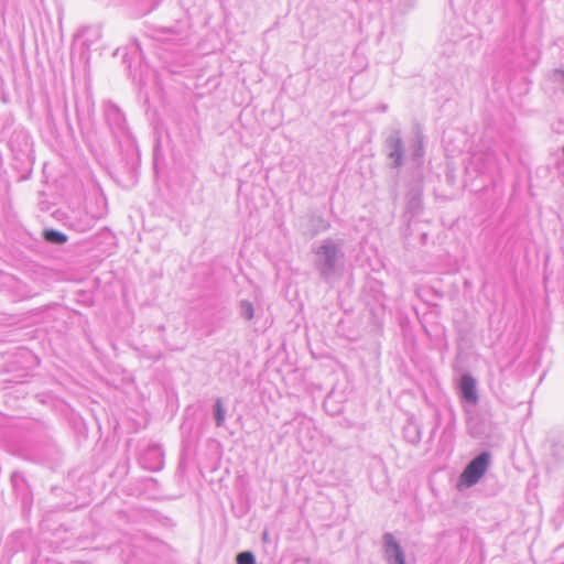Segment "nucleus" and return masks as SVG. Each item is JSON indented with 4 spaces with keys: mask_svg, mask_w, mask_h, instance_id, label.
<instances>
[{
    "mask_svg": "<svg viewBox=\"0 0 564 564\" xmlns=\"http://www.w3.org/2000/svg\"><path fill=\"white\" fill-rule=\"evenodd\" d=\"M84 44L89 47L90 43H87L86 41L84 42Z\"/></svg>",
    "mask_w": 564,
    "mask_h": 564,
    "instance_id": "17",
    "label": "nucleus"
},
{
    "mask_svg": "<svg viewBox=\"0 0 564 564\" xmlns=\"http://www.w3.org/2000/svg\"><path fill=\"white\" fill-rule=\"evenodd\" d=\"M89 32L94 33L96 39H98L100 36L99 30H97V29L95 30V29H91V28H83L79 31L78 36L83 37V36H85Z\"/></svg>",
    "mask_w": 564,
    "mask_h": 564,
    "instance_id": "12",
    "label": "nucleus"
},
{
    "mask_svg": "<svg viewBox=\"0 0 564 564\" xmlns=\"http://www.w3.org/2000/svg\"><path fill=\"white\" fill-rule=\"evenodd\" d=\"M96 224V218L83 210L73 212L68 217V226L77 232H86Z\"/></svg>",
    "mask_w": 564,
    "mask_h": 564,
    "instance_id": "3",
    "label": "nucleus"
},
{
    "mask_svg": "<svg viewBox=\"0 0 564 564\" xmlns=\"http://www.w3.org/2000/svg\"><path fill=\"white\" fill-rule=\"evenodd\" d=\"M386 553L389 558H393L395 564H405L404 555L401 551L400 545L394 541L391 534L384 536Z\"/></svg>",
    "mask_w": 564,
    "mask_h": 564,
    "instance_id": "5",
    "label": "nucleus"
},
{
    "mask_svg": "<svg viewBox=\"0 0 564 564\" xmlns=\"http://www.w3.org/2000/svg\"><path fill=\"white\" fill-rule=\"evenodd\" d=\"M314 448H315V443H314V442H313L312 444H308V445L306 446V449H307L308 452L314 451Z\"/></svg>",
    "mask_w": 564,
    "mask_h": 564,
    "instance_id": "14",
    "label": "nucleus"
},
{
    "mask_svg": "<svg viewBox=\"0 0 564 564\" xmlns=\"http://www.w3.org/2000/svg\"><path fill=\"white\" fill-rule=\"evenodd\" d=\"M148 454L149 455H154V456L158 457V460L153 465L149 466L148 468L151 469V470H159V469H161L162 468V459H161L160 449L158 447L150 448L148 451Z\"/></svg>",
    "mask_w": 564,
    "mask_h": 564,
    "instance_id": "10",
    "label": "nucleus"
},
{
    "mask_svg": "<svg viewBox=\"0 0 564 564\" xmlns=\"http://www.w3.org/2000/svg\"><path fill=\"white\" fill-rule=\"evenodd\" d=\"M460 389L463 392L464 398L471 402L476 403L478 400L477 397V389H476V381L475 379L469 375H464L460 379Z\"/></svg>",
    "mask_w": 564,
    "mask_h": 564,
    "instance_id": "4",
    "label": "nucleus"
},
{
    "mask_svg": "<svg viewBox=\"0 0 564 564\" xmlns=\"http://www.w3.org/2000/svg\"><path fill=\"white\" fill-rule=\"evenodd\" d=\"M160 33L162 35L175 34V32L173 30H170V29H163V30L160 31Z\"/></svg>",
    "mask_w": 564,
    "mask_h": 564,
    "instance_id": "13",
    "label": "nucleus"
},
{
    "mask_svg": "<svg viewBox=\"0 0 564 564\" xmlns=\"http://www.w3.org/2000/svg\"><path fill=\"white\" fill-rule=\"evenodd\" d=\"M239 315L247 322L254 317V307L250 301L241 300L238 305Z\"/></svg>",
    "mask_w": 564,
    "mask_h": 564,
    "instance_id": "7",
    "label": "nucleus"
},
{
    "mask_svg": "<svg viewBox=\"0 0 564 564\" xmlns=\"http://www.w3.org/2000/svg\"><path fill=\"white\" fill-rule=\"evenodd\" d=\"M43 238L52 245H63L67 241L66 235L55 229H45L43 231Z\"/></svg>",
    "mask_w": 564,
    "mask_h": 564,
    "instance_id": "6",
    "label": "nucleus"
},
{
    "mask_svg": "<svg viewBox=\"0 0 564 564\" xmlns=\"http://www.w3.org/2000/svg\"><path fill=\"white\" fill-rule=\"evenodd\" d=\"M106 121L116 138L124 137L128 133L124 115L115 104H108L105 107Z\"/></svg>",
    "mask_w": 564,
    "mask_h": 564,
    "instance_id": "2",
    "label": "nucleus"
},
{
    "mask_svg": "<svg viewBox=\"0 0 564 564\" xmlns=\"http://www.w3.org/2000/svg\"><path fill=\"white\" fill-rule=\"evenodd\" d=\"M489 459L490 455L488 453H482L473 459L462 473L458 488L462 489L475 485L486 473Z\"/></svg>",
    "mask_w": 564,
    "mask_h": 564,
    "instance_id": "1",
    "label": "nucleus"
},
{
    "mask_svg": "<svg viewBox=\"0 0 564 564\" xmlns=\"http://www.w3.org/2000/svg\"><path fill=\"white\" fill-rule=\"evenodd\" d=\"M394 150L391 152V158L394 160L395 164L399 165L402 159V147L399 140L394 141L393 144Z\"/></svg>",
    "mask_w": 564,
    "mask_h": 564,
    "instance_id": "11",
    "label": "nucleus"
},
{
    "mask_svg": "<svg viewBox=\"0 0 564 564\" xmlns=\"http://www.w3.org/2000/svg\"><path fill=\"white\" fill-rule=\"evenodd\" d=\"M323 249H324V252H325L326 254H328V253L330 252V249H329L328 247H324Z\"/></svg>",
    "mask_w": 564,
    "mask_h": 564,
    "instance_id": "16",
    "label": "nucleus"
},
{
    "mask_svg": "<svg viewBox=\"0 0 564 564\" xmlns=\"http://www.w3.org/2000/svg\"><path fill=\"white\" fill-rule=\"evenodd\" d=\"M158 39H159V40H169V41H170V37H167V36H161V35H160V36H158ZM171 41H173V40L171 39Z\"/></svg>",
    "mask_w": 564,
    "mask_h": 564,
    "instance_id": "15",
    "label": "nucleus"
},
{
    "mask_svg": "<svg viewBox=\"0 0 564 564\" xmlns=\"http://www.w3.org/2000/svg\"><path fill=\"white\" fill-rule=\"evenodd\" d=\"M237 564H256L254 555L249 552H241L237 555Z\"/></svg>",
    "mask_w": 564,
    "mask_h": 564,
    "instance_id": "9",
    "label": "nucleus"
},
{
    "mask_svg": "<svg viewBox=\"0 0 564 564\" xmlns=\"http://www.w3.org/2000/svg\"><path fill=\"white\" fill-rule=\"evenodd\" d=\"M214 416L218 427L223 426L226 420V410L224 408L221 399H216L214 404Z\"/></svg>",
    "mask_w": 564,
    "mask_h": 564,
    "instance_id": "8",
    "label": "nucleus"
}]
</instances>
